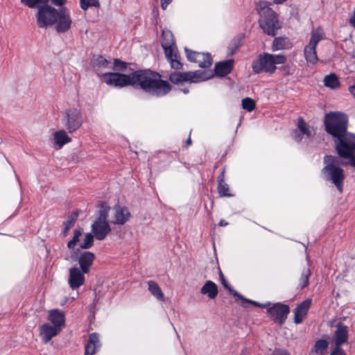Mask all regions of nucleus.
<instances>
[{"label": "nucleus", "instance_id": "58836bf2", "mask_svg": "<svg viewBox=\"0 0 355 355\" xmlns=\"http://www.w3.org/2000/svg\"><path fill=\"white\" fill-rule=\"evenodd\" d=\"M311 275V270L309 268H304L302 272L300 279L299 286L303 288L308 286L309 284V278Z\"/></svg>", "mask_w": 355, "mask_h": 355}, {"label": "nucleus", "instance_id": "5fc2aeb1", "mask_svg": "<svg viewBox=\"0 0 355 355\" xmlns=\"http://www.w3.org/2000/svg\"><path fill=\"white\" fill-rule=\"evenodd\" d=\"M191 144V140L190 138H189L187 140V145H190Z\"/></svg>", "mask_w": 355, "mask_h": 355}, {"label": "nucleus", "instance_id": "4c0bfd02", "mask_svg": "<svg viewBox=\"0 0 355 355\" xmlns=\"http://www.w3.org/2000/svg\"><path fill=\"white\" fill-rule=\"evenodd\" d=\"M21 3L29 8H36L47 3V0H20Z\"/></svg>", "mask_w": 355, "mask_h": 355}, {"label": "nucleus", "instance_id": "f3484780", "mask_svg": "<svg viewBox=\"0 0 355 355\" xmlns=\"http://www.w3.org/2000/svg\"><path fill=\"white\" fill-rule=\"evenodd\" d=\"M87 273V272H83V270L76 266L71 267L69 269L68 279V284L69 287L73 290L79 288L85 284V274Z\"/></svg>", "mask_w": 355, "mask_h": 355}, {"label": "nucleus", "instance_id": "de8ad7c7", "mask_svg": "<svg viewBox=\"0 0 355 355\" xmlns=\"http://www.w3.org/2000/svg\"><path fill=\"white\" fill-rule=\"evenodd\" d=\"M173 0H161V7L163 10H166L168 4L172 2Z\"/></svg>", "mask_w": 355, "mask_h": 355}, {"label": "nucleus", "instance_id": "0eeeda50", "mask_svg": "<svg viewBox=\"0 0 355 355\" xmlns=\"http://www.w3.org/2000/svg\"><path fill=\"white\" fill-rule=\"evenodd\" d=\"M162 46L171 67L174 69H181L182 64L180 61L174 37L172 33L168 30L162 31Z\"/></svg>", "mask_w": 355, "mask_h": 355}, {"label": "nucleus", "instance_id": "2eb2a0df", "mask_svg": "<svg viewBox=\"0 0 355 355\" xmlns=\"http://www.w3.org/2000/svg\"><path fill=\"white\" fill-rule=\"evenodd\" d=\"M187 59L193 62L198 63L201 68H208L213 62L212 58L209 53L193 51L187 48L184 49Z\"/></svg>", "mask_w": 355, "mask_h": 355}, {"label": "nucleus", "instance_id": "423d86ee", "mask_svg": "<svg viewBox=\"0 0 355 355\" xmlns=\"http://www.w3.org/2000/svg\"><path fill=\"white\" fill-rule=\"evenodd\" d=\"M286 57L283 55H272L264 53L259 56V58L253 62L252 67L256 73L266 72L273 73L276 70V64H284L286 62Z\"/></svg>", "mask_w": 355, "mask_h": 355}, {"label": "nucleus", "instance_id": "4468645a", "mask_svg": "<svg viewBox=\"0 0 355 355\" xmlns=\"http://www.w3.org/2000/svg\"><path fill=\"white\" fill-rule=\"evenodd\" d=\"M129 209L119 205H115L112 209L111 223L116 225H123L131 218Z\"/></svg>", "mask_w": 355, "mask_h": 355}, {"label": "nucleus", "instance_id": "473e14b6", "mask_svg": "<svg viewBox=\"0 0 355 355\" xmlns=\"http://www.w3.org/2000/svg\"><path fill=\"white\" fill-rule=\"evenodd\" d=\"M148 291H150L151 295H153V297L155 298H156L158 301H160V302L165 301L164 295L161 288L156 282H155L153 281H149L148 282Z\"/></svg>", "mask_w": 355, "mask_h": 355}, {"label": "nucleus", "instance_id": "8fccbe9b", "mask_svg": "<svg viewBox=\"0 0 355 355\" xmlns=\"http://www.w3.org/2000/svg\"><path fill=\"white\" fill-rule=\"evenodd\" d=\"M349 90L352 96L355 98V84L349 87Z\"/></svg>", "mask_w": 355, "mask_h": 355}, {"label": "nucleus", "instance_id": "1a4fd4ad", "mask_svg": "<svg viewBox=\"0 0 355 355\" xmlns=\"http://www.w3.org/2000/svg\"><path fill=\"white\" fill-rule=\"evenodd\" d=\"M58 9L46 3L38 7L35 17L37 26L40 28H47L53 26L55 20Z\"/></svg>", "mask_w": 355, "mask_h": 355}, {"label": "nucleus", "instance_id": "603ef678", "mask_svg": "<svg viewBox=\"0 0 355 355\" xmlns=\"http://www.w3.org/2000/svg\"><path fill=\"white\" fill-rule=\"evenodd\" d=\"M286 0H274V3L277 4H282L285 2Z\"/></svg>", "mask_w": 355, "mask_h": 355}, {"label": "nucleus", "instance_id": "c85d7f7f", "mask_svg": "<svg viewBox=\"0 0 355 355\" xmlns=\"http://www.w3.org/2000/svg\"><path fill=\"white\" fill-rule=\"evenodd\" d=\"M292 42L288 37H275L272 42V51H279L283 49H289L292 47Z\"/></svg>", "mask_w": 355, "mask_h": 355}, {"label": "nucleus", "instance_id": "f03ea898", "mask_svg": "<svg viewBox=\"0 0 355 355\" xmlns=\"http://www.w3.org/2000/svg\"><path fill=\"white\" fill-rule=\"evenodd\" d=\"M324 126L327 132L334 137L337 151L338 145L345 144L347 137H355L354 135L347 132V116L342 112L327 114L324 117Z\"/></svg>", "mask_w": 355, "mask_h": 355}, {"label": "nucleus", "instance_id": "09e8293b", "mask_svg": "<svg viewBox=\"0 0 355 355\" xmlns=\"http://www.w3.org/2000/svg\"><path fill=\"white\" fill-rule=\"evenodd\" d=\"M349 22L351 24L353 25L354 27H355V8L353 12L352 17L349 19Z\"/></svg>", "mask_w": 355, "mask_h": 355}, {"label": "nucleus", "instance_id": "c03bdc74", "mask_svg": "<svg viewBox=\"0 0 355 355\" xmlns=\"http://www.w3.org/2000/svg\"><path fill=\"white\" fill-rule=\"evenodd\" d=\"M331 352L330 355H346L341 347L331 346Z\"/></svg>", "mask_w": 355, "mask_h": 355}, {"label": "nucleus", "instance_id": "5701e85b", "mask_svg": "<svg viewBox=\"0 0 355 355\" xmlns=\"http://www.w3.org/2000/svg\"><path fill=\"white\" fill-rule=\"evenodd\" d=\"M93 66L97 72L98 76L101 78V73H105L104 69L111 70L112 62L106 60L101 55L94 57L92 60Z\"/></svg>", "mask_w": 355, "mask_h": 355}, {"label": "nucleus", "instance_id": "e433bc0d", "mask_svg": "<svg viewBox=\"0 0 355 355\" xmlns=\"http://www.w3.org/2000/svg\"><path fill=\"white\" fill-rule=\"evenodd\" d=\"M78 218V214L76 213H73L71 215H70L67 220L64 223V229H63V234L65 236L67 232L69 231V230L73 227L76 220Z\"/></svg>", "mask_w": 355, "mask_h": 355}, {"label": "nucleus", "instance_id": "f8f14e48", "mask_svg": "<svg viewBox=\"0 0 355 355\" xmlns=\"http://www.w3.org/2000/svg\"><path fill=\"white\" fill-rule=\"evenodd\" d=\"M55 15V20L52 26L54 27L56 32L63 33L68 31L73 23L68 10L66 8H60L58 9Z\"/></svg>", "mask_w": 355, "mask_h": 355}, {"label": "nucleus", "instance_id": "aec40b11", "mask_svg": "<svg viewBox=\"0 0 355 355\" xmlns=\"http://www.w3.org/2000/svg\"><path fill=\"white\" fill-rule=\"evenodd\" d=\"M48 320L50 322V324L59 327L61 330L65 324L64 313L58 309L51 310L49 312Z\"/></svg>", "mask_w": 355, "mask_h": 355}, {"label": "nucleus", "instance_id": "6e6552de", "mask_svg": "<svg viewBox=\"0 0 355 355\" xmlns=\"http://www.w3.org/2000/svg\"><path fill=\"white\" fill-rule=\"evenodd\" d=\"M211 70H196L187 72H173L169 76V80L174 84H182L184 82L197 83L207 80L214 76Z\"/></svg>", "mask_w": 355, "mask_h": 355}, {"label": "nucleus", "instance_id": "4be33fe9", "mask_svg": "<svg viewBox=\"0 0 355 355\" xmlns=\"http://www.w3.org/2000/svg\"><path fill=\"white\" fill-rule=\"evenodd\" d=\"M297 128L298 130H295L293 132V138L297 142L300 141L303 137H309L311 135V131L306 126V123L304 119L301 117L297 119Z\"/></svg>", "mask_w": 355, "mask_h": 355}, {"label": "nucleus", "instance_id": "dca6fc26", "mask_svg": "<svg viewBox=\"0 0 355 355\" xmlns=\"http://www.w3.org/2000/svg\"><path fill=\"white\" fill-rule=\"evenodd\" d=\"M94 253L89 251L81 252L79 254H71V259L77 261L79 264V268L85 272H89L95 259Z\"/></svg>", "mask_w": 355, "mask_h": 355}, {"label": "nucleus", "instance_id": "f704fd0d", "mask_svg": "<svg viewBox=\"0 0 355 355\" xmlns=\"http://www.w3.org/2000/svg\"><path fill=\"white\" fill-rule=\"evenodd\" d=\"M328 348V343L323 339L318 340L315 342L313 351L321 355H325Z\"/></svg>", "mask_w": 355, "mask_h": 355}, {"label": "nucleus", "instance_id": "bb28decb", "mask_svg": "<svg viewBox=\"0 0 355 355\" xmlns=\"http://www.w3.org/2000/svg\"><path fill=\"white\" fill-rule=\"evenodd\" d=\"M200 293L202 295H207L209 299H214L218 295L217 285L212 281L208 280L202 286Z\"/></svg>", "mask_w": 355, "mask_h": 355}, {"label": "nucleus", "instance_id": "a18cd8bd", "mask_svg": "<svg viewBox=\"0 0 355 355\" xmlns=\"http://www.w3.org/2000/svg\"><path fill=\"white\" fill-rule=\"evenodd\" d=\"M67 0H47V3L51 1V4L54 5L55 6L64 8L63 6L67 3Z\"/></svg>", "mask_w": 355, "mask_h": 355}, {"label": "nucleus", "instance_id": "f257e3e1", "mask_svg": "<svg viewBox=\"0 0 355 355\" xmlns=\"http://www.w3.org/2000/svg\"><path fill=\"white\" fill-rule=\"evenodd\" d=\"M101 79L113 87L139 86L146 92L156 96H164L171 89L167 81L162 80L159 73L150 70L137 71L130 74L105 72L101 73Z\"/></svg>", "mask_w": 355, "mask_h": 355}, {"label": "nucleus", "instance_id": "a211bd4d", "mask_svg": "<svg viewBox=\"0 0 355 355\" xmlns=\"http://www.w3.org/2000/svg\"><path fill=\"white\" fill-rule=\"evenodd\" d=\"M347 340V327L341 323L338 324L334 336L330 341L331 346L341 347Z\"/></svg>", "mask_w": 355, "mask_h": 355}, {"label": "nucleus", "instance_id": "39448f33", "mask_svg": "<svg viewBox=\"0 0 355 355\" xmlns=\"http://www.w3.org/2000/svg\"><path fill=\"white\" fill-rule=\"evenodd\" d=\"M110 211V207L105 202H101L99 205L98 217L91 225L92 232L98 241L104 240L112 231L107 219Z\"/></svg>", "mask_w": 355, "mask_h": 355}, {"label": "nucleus", "instance_id": "7ed1b4c3", "mask_svg": "<svg viewBox=\"0 0 355 355\" xmlns=\"http://www.w3.org/2000/svg\"><path fill=\"white\" fill-rule=\"evenodd\" d=\"M270 5L267 1H259L257 3V10L260 15L259 26L264 33L274 37L280 28V24L276 12L270 8Z\"/></svg>", "mask_w": 355, "mask_h": 355}, {"label": "nucleus", "instance_id": "cd10ccee", "mask_svg": "<svg viewBox=\"0 0 355 355\" xmlns=\"http://www.w3.org/2000/svg\"><path fill=\"white\" fill-rule=\"evenodd\" d=\"M221 282L225 288H226L229 293L236 297V300H241L243 302H248L252 304H257V302L248 300L242 296L236 291L234 290L228 284L227 281L225 279L222 273L220 274Z\"/></svg>", "mask_w": 355, "mask_h": 355}, {"label": "nucleus", "instance_id": "ea45409f", "mask_svg": "<svg viewBox=\"0 0 355 355\" xmlns=\"http://www.w3.org/2000/svg\"><path fill=\"white\" fill-rule=\"evenodd\" d=\"M242 108L248 112H252L255 109L256 103L251 98H245L241 102Z\"/></svg>", "mask_w": 355, "mask_h": 355}, {"label": "nucleus", "instance_id": "b1692460", "mask_svg": "<svg viewBox=\"0 0 355 355\" xmlns=\"http://www.w3.org/2000/svg\"><path fill=\"white\" fill-rule=\"evenodd\" d=\"M311 304V300L307 299L300 303L295 309L294 322L296 324H300L302 322L304 318L306 316L309 309Z\"/></svg>", "mask_w": 355, "mask_h": 355}, {"label": "nucleus", "instance_id": "6ab92c4d", "mask_svg": "<svg viewBox=\"0 0 355 355\" xmlns=\"http://www.w3.org/2000/svg\"><path fill=\"white\" fill-rule=\"evenodd\" d=\"M59 327H55L50 323H45L40 328V335L44 343H49L51 338L57 336L60 332Z\"/></svg>", "mask_w": 355, "mask_h": 355}, {"label": "nucleus", "instance_id": "ddd939ff", "mask_svg": "<svg viewBox=\"0 0 355 355\" xmlns=\"http://www.w3.org/2000/svg\"><path fill=\"white\" fill-rule=\"evenodd\" d=\"M338 154L343 158L349 159L350 165L355 167V137L349 136L345 144H339Z\"/></svg>", "mask_w": 355, "mask_h": 355}, {"label": "nucleus", "instance_id": "20e7f679", "mask_svg": "<svg viewBox=\"0 0 355 355\" xmlns=\"http://www.w3.org/2000/svg\"><path fill=\"white\" fill-rule=\"evenodd\" d=\"M324 166L321 171L322 178L334 184L340 193L343 191V182L345 179L344 171L339 167L338 159L331 155L324 157Z\"/></svg>", "mask_w": 355, "mask_h": 355}, {"label": "nucleus", "instance_id": "c9c22d12", "mask_svg": "<svg viewBox=\"0 0 355 355\" xmlns=\"http://www.w3.org/2000/svg\"><path fill=\"white\" fill-rule=\"evenodd\" d=\"M324 85L327 87L336 89L339 86V81L335 74L331 73L324 77Z\"/></svg>", "mask_w": 355, "mask_h": 355}, {"label": "nucleus", "instance_id": "2f4dec72", "mask_svg": "<svg viewBox=\"0 0 355 355\" xmlns=\"http://www.w3.org/2000/svg\"><path fill=\"white\" fill-rule=\"evenodd\" d=\"M224 171H222L218 180V191L220 196L232 197L233 195L230 193V187L227 184L224 182Z\"/></svg>", "mask_w": 355, "mask_h": 355}, {"label": "nucleus", "instance_id": "c756f323", "mask_svg": "<svg viewBox=\"0 0 355 355\" xmlns=\"http://www.w3.org/2000/svg\"><path fill=\"white\" fill-rule=\"evenodd\" d=\"M304 55L308 63L315 64L318 61L316 47L308 44L304 48Z\"/></svg>", "mask_w": 355, "mask_h": 355}, {"label": "nucleus", "instance_id": "a878e982", "mask_svg": "<svg viewBox=\"0 0 355 355\" xmlns=\"http://www.w3.org/2000/svg\"><path fill=\"white\" fill-rule=\"evenodd\" d=\"M233 63L234 61L232 60H228L217 63L214 67L216 75L218 76H225L230 73L232 69Z\"/></svg>", "mask_w": 355, "mask_h": 355}, {"label": "nucleus", "instance_id": "864d4df0", "mask_svg": "<svg viewBox=\"0 0 355 355\" xmlns=\"http://www.w3.org/2000/svg\"><path fill=\"white\" fill-rule=\"evenodd\" d=\"M182 91L184 93V94H187L189 92V89H186V88H184L182 89Z\"/></svg>", "mask_w": 355, "mask_h": 355}, {"label": "nucleus", "instance_id": "3c124183", "mask_svg": "<svg viewBox=\"0 0 355 355\" xmlns=\"http://www.w3.org/2000/svg\"><path fill=\"white\" fill-rule=\"evenodd\" d=\"M227 225V223L224 220H220L219 222V225L221 227L226 226Z\"/></svg>", "mask_w": 355, "mask_h": 355}, {"label": "nucleus", "instance_id": "7c9ffc66", "mask_svg": "<svg viewBox=\"0 0 355 355\" xmlns=\"http://www.w3.org/2000/svg\"><path fill=\"white\" fill-rule=\"evenodd\" d=\"M325 38V33L321 27H317L311 32V37L308 44L317 46L318 44Z\"/></svg>", "mask_w": 355, "mask_h": 355}, {"label": "nucleus", "instance_id": "412c9836", "mask_svg": "<svg viewBox=\"0 0 355 355\" xmlns=\"http://www.w3.org/2000/svg\"><path fill=\"white\" fill-rule=\"evenodd\" d=\"M100 347L101 343L98 334L92 333L89 335L88 341L85 345V355H94Z\"/></svg>", "mask_w": 355, "mask_h": 355}, {"label": "nucleus", "instance_id": "9d476101", "mask_svg": "<svg viewBox=\"0 0 355 355\" xmlns=\"http://www.w3.org/2000/svg\"><path fill=\"white\" fill-rule=\"evenodd\" d=\"M254 305L262 308L268 307L267 313L269 317L274 322H277L279 324H283L285 322L287 315L290 311V309L288 305L280 302L275 303L273 304H271L270 303L259 304L257 302V304Z\"/></svg>", "mask_w": 355, "mask_h": 355}, {"label": "nucleus", "instance_id": "a19ab883", "mask_svg": "<svg viewBox=\"0 0 355 355\" xmlns=\"http://www.w3.org/2000/svg\"><path fill=\"white\" fill-rule=\"evenodd\" d=\"M94 236L92 232L86 234L83 241L80 244V248L82 249L91 248L94 244Z\"/></svg>", "mask_w": 355, "mask_h": 355}, {"label": "nucleus", "instance_id": "9b49d317", "mask_svg": "<svg viewBox=\"0 0 355 355\" xmlns=\"http://www.w3.org/2000/svg\"><path fill=\"white\" fill-rule=\"evenodd\" d=\"M62 121L70 133L76 132L83 123V118L80 110L75 107L65 110L62 113Z\"/></svg>", "mask_w": 355, "mask_h": 355}, {"label": "nucleus", "instance_id": "72a5a7b5", "mask_svg": "<svg viewBox=\"0 0 355 355\" xmlns=\"http://www.w3.org/2000/svg\"><path fill=\"white\" fill-rule=\"evenodd\" d=\"M83 234V230L81 229H76L73 231V237L67 243V248L69 250H73L78 243L80 241V236Z\"/></svg>", "mask_w": 355, "mask_h": 355}, {"label": "nucleus", "instance_id": "49530a36", "mask_svg": "<svg viewBox=\"0 0 355 355\" xmlns=\"http://www.w3.org/2000/svg\"><path fill=\"white\" fill-rule=\"evenodd\" d=\"M271 355H290L288 352L284 349H278L275 350Z\"/></svg>", "mask_w": 355, "mask_h": 355}, {"label": "nucleus", "instance_id": "37998d69", "mask_svg": "<svg viewBox=\"0 0 355 355\" xmlns=\"http://www.w3.org/2000/svg\"><path fill=\"white\" fill-rule=\"evenodd\" d=\"M112 67L111 69L114 71H123L127 67V63L115 59L114 63H112Z\"/></svg>", "mask_w": 355, "mask_h": 355}, {"label": "nucleus", "instance_id": "79ce46f5", "mask_svg": "<svg viewBox=\"0 0 355 355\" xmlns=\"http://www.w3.org/2000/svg\"><path fill=\"white\" fill-rule=\"evenodd\" d=\"M80 6L83 10H87L92 6L98 8L100 3L99 0H80Z\"/></svg>", "mask_w": 355, "mask_h": 355}, {"label": "nucleus", "instance_id": "393cba45", "mask_svg": "<svg viewBox=\"0 0 355 355\" xmlns=\"http://www.w3.org/2000/svg\"><path fill=\"white\" fill-rule=\"evenodd\" d=\"M71 138L64 130H59L53 134V143L55 149H61L65 144L70 143Z\"/></svg>", "mask_w": 355, "mask_h": 355}]
</instances>
